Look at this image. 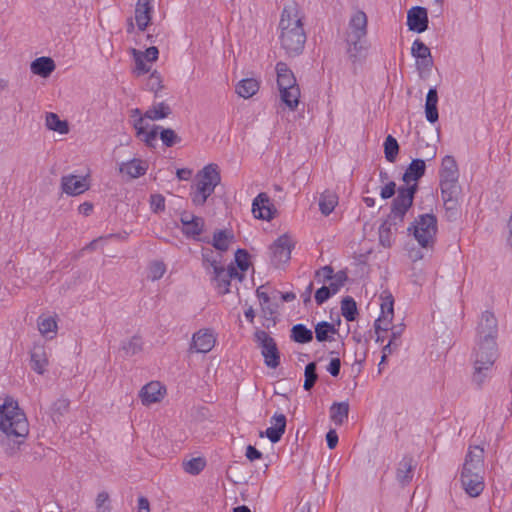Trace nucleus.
<instances>
[{
  "label": "nucleus",
  "instance_id": "50",
  "mask_svg": "<svg viewBox=\"0 0 512 512\" xmlns=\"http://www.w3.org/2000/svg\"><path fill=\"white\" fill-rule=\"evenodd\" d=\"M417 153L423 157L422 160H425V162L430 161L435 158L437 147L421 139L418 141Z\"/></svg>",
  "mask_w": 512,
  "mask_h": 512
},
{
  "label": "nucleus",
  "instance_id": "6",
  "mask_svg": "<svg viewBox=\"0 0 512 512\" xmlns=\"http://www.w3.org/2000/svg\"><path fill=\"white\" fill-rule=\"evenodd\" d=\"M254 337L261 347L265 365L272 369L277 368L280 365V352L276 341L263 330H257Z\"/></svg>",
  "mask_w": 512,
  "mask_h": 512
},
{
  "label": "nucleus",
  "instance_id": "59",
  "mask_svg": "<svg viewBox=\"0 0 512 512\" xmlns=\"http://www.w3.org/2000/svg\"><path fill=\"white\" fill-rule=\"evenodd\" d=\"M38 328L42 335L53 332L57 328V323L52 317L39 319Z\"/></svg>",
  "mask_w": 512,
  "mask_h": 512
},
{
  "label": "nucleus",
  "instance_id": "29",
  "mask_svg": "<svg viewBox=\"0 0 512 512\" xmlns=\"http://www.w3.org/2000/svg\"><path fill=\"white\" fill-rule=\"evenodd\" d=\"M438 93L436 87H431L426 95L425 116L428 122L435 123L439 119L437 108Z\"/></svg>",
  "mask_w": 512,
  "mask_h": 512
},
{
  "label": "nucleus",
  "instance_id": "20",
  "mask_svg": "<svg viewBox=\"0 0 512 512\" xmlns=\"http://www.w3.org/2000/svg\"><path fill=\"white\" fill-rule=\"evenodd\" d=\"M277 74V86L278 89H291L299 87L296 81V77L288 65L284 62H278L276 64Z\"/></svg>",
  "mask_w": 512,
  "mask_h": 512
},
{
  "label": "nucleus",
  "instance_id": "15",
  "mask_svg": "<svg viewBox=\"0 0 512 512\" xmlns=\"http://www.w3.org/2000/svg\"><path fill=\"white\" fill-rule=\"evenodd\" d=\"M271 423L273 424L271 427H268L265 431H261L259 436L261 438L267 437L271 443H278L283 434L286 431L287 419L284 414H274L271 418Z\"/></svg>",
  "mask_w": 512,
  "mask_h": 512
},
{
  "label": "nucleus",
  "instance_id": "19",
  "mask_svg": "<svg viewBox=\"0 0 512 512\" xmlns=\"http://www.w3.org/2000/svg\"><path fill=\"white\" fill-rule=\"evenodd\" d=\"M484 449L480 446H471L466 454L462 470L483 473Z\"/></svg>",
  "mask_w": 512,
  "mask_h": 512
},
{
  "label": "nucleus",
  "instance_id": "23",
  "mask_svg": "<svg viewBox=\"0 0 512 512\" xmlns=\"http://www.w3.org/2000/svg\"><path fill=\"white\" fill-rule=\"evenodd\" d=\"M148 169V164L146 161L133 158L127 162H123L119 171L123 175H127L129 179L138 178L146 173Z\"/></svg>",
  "mask_w": 512,
  "mask_h": 512
},
{
  "label": "nucleus",
  "instance_id": "41",
  "mask_svg": "<svg viewBox=\"0 0 512 512\" xmlns=\"http://www.w3.org/2000/svg\"><path fill=\"white\" fill-rule=\"evenodd\" d=\"M338 194H320L319 210L324 216L330 215L338 205Z\"/></svg>",
  "mask_w": 512,
  "mask_h": 512
},
{
  "label": "nucleus",
  "instance_id": "18",
  "mask_svg": "<svg viewBox=\"0 0 512 512\" xmlns=\"http://www.w3.org/2000/svg\"><path fill=\"white\" fill-rule=\"evenodd\" d=\"M165 391V387L160 382L151 381L142 387L139 396L144 405H150L161 401Z\"/></svg>",
  "mask_w": 512,
  "mask_h": 512
},
{
  "label": "nucleus",
  "instance_id": "58",
  "mask_svg": "<svg viewBox=\"0 0 512 512\" xmlns=\"http://www.w3.org/2000/svg\"><path fill=\"white\" fill-rule=\"evenodd\" d=\"M430 53H431L430 49L421 40L416 39L413 42L412 47H411V54L416 59L423 57L425 55H428Z\"/></svg>",
  "mask_w": 512,
  "mask_h": 512
},
{
  "label": "nucleus",
  "instance_id": "56",
  "mask_svg": "<svg viewBox=\"0 0 512 512\" xmlns=\"http://www.w3.org/2000/svg\"><path fill=\"white\" fill-rule=\"evenodd\" d=\"M433 66V58L431 53L416 59V67L420 75L423 73H429Z\"/></svg>",
  "mask_w": 512,
  "mask_h": 512
},
{
  "label": "nucleus",
  "instance_id": "51",
  "mask_svg": "<svg viewBox=\"0 0 512 512\" xmlns=\"http://www.w3.org/2000/svg\"><path fill=\"white\" fill-rule=\"evenodd\" d=\"M184 470L191 475H198L206 466V461L202 457H196L183 463Z\"/></svg>",
  "mask_w": 512,
  "mask_h": 512
},
{
  "label": "nucleus",
  "instance_id": "40",
  "mask_svg": "<svg viewBox=\"0 0 512 512\" xmlns=\"http://www.w3.org/2000/svg\"><path fill=\"white\" fill-rule=\"evenodd\" d=\"M172 113V110L168 104L165 102H160L156 105H153L149 108L145 113L144 117L150 120H160L167 118Z\"/></svg>",
  "mask_w": 512,
  "mask_h": 512
},
{
  "label": "nucleus",
  "instance_id": "60",
  "mask_svg": "<svg viewBox=\"0 0 512 512\" xmlns=\"http://www.w3.org/2000/svg\"><path fill=\"white\" fill-rule=\"evenodd\" d=\"M150 205L154 213H160L165 210V198L163 194H150Z\"/></svg>",
  "mask_w": 512,
  "mask_h": 512
},
{
  "label": "nucleus",
  "instance_id": "11",
  "mask_svg": "<svg viewBox=\"0 0 512 512\" xmlns=\"http://www.w3.org/2000/svg\"><path fill=\"white\" fill-rule=\"evenodd\" d=\"M461 483L463 489L470 497H478L484 490L482 472L462 470Z\"/></svg>",
  "mask_w": 512,
  "mask_h": 512
},
{
  "label": "nucleus",
  "instance_id": "64",
  "mask_svg": "<svg viewBox=\"0 0 512 512\" xmlns=\"http://www.w3.org/2000/svg\"><path fill=\"white\" fill-rule=\"evenodd\" d=\"M314 298L317 305H322L329 298H331V293L329 292L327 286L323 285L322 287L316 290Z\"/></svg>",
  "mask_w": 512,
  "mask_h": 512
},
{
  "label": "nucleus",
  "instance_id": "33",
  "mask_svg": "<svg viewBox=\"0 0 512 512\" xmlns=\"http://www.w3.org/2000/svg\"><path fill=\"white\" fill-rule=\"evenodd\" d=\"M338 333L335 324L321 321L315 325V337L318 342L332 341L334 334Z\"/></svg>",
  "mask_w": 512,
  "mask_h": 512
},
{
  "label": "nucleus",
  "instance_id": "16",
  "mask_svg": "<svg viewBox=\"0 0 512 512\" xmlns=\"http://www.w3.org/2000/svg\"><path fill=\"white\" fill-rule=\"evenodd\" d=\"M152 0H137L135 6V21L139 31H145L150 25L154 7Z\"/></svg>",
  "mask_w": 512,
  "mask_h": 512
},
{
  "label": "nucleus",
  "instance_id": "13",
  "mask_svg": "<svg viewBox=\"0 0 512 512\" xmlns=\"http://www.w3.org/2000/svg\"><path fill=\"white\" fill-rule=\"evenodd\" d=\"M427 9L421 6L412 7L407 13V26L410 31L422 33L428 28Z\"/></svg>",
  "mask_w": 512,
  "mask_h": 512
},
{
  "label": "nucleus",
  "instance_id": "28",
  "mask_svg": "<svg viewBox=\"0 0 512 512\" xmlns=\"http://www.w3.org/2000/svg\"><path fill=\"white\" fill-rule=\"evenodd\" d=\"M31 368L38 374H44L48 358L44 346L35 345L30 353Z\"/></svg>",
  "mask_w": 512,
  "mask_h": 512
},
{
  "label": "nucleus",
  "instance_id": "10",
  "mask_svg": "<svg viewBox=\"0 0 512 512\" xmlns=\"http://www.w3.org/2000/svg\"><path fill=\"white\" fill-rule=\"evenodd\" d=\"M381 298V314L374 322V329L389 331L394 316V298L388 291H384Z\"/></svg>",
  "mask_w": 512,
  "mask_h": 512
},
{
  "label": "nucleus",
  "instance_id": "30",
  "mask_svg": "<svg viewBox=\"0 0 512 512\" xmlns=\"http://www.w3.org/2000/svg\"><path fill=\"white\" fill-rule=\"evenodd\" d=\"M260 88V83L254 78H245L240 80L235 88L236 93L244 98L248 99L254 96Z\"/></svg>",
  "mask_w": 512,
  "mask_h": 512
},
{
  "label": "nucleus",
  "instance_id": "22",
  "mask_svg": "<svg viewBox=\"0 0 512 512\" xmlns=\"http://www.w3.org/2000/svg\"><path fill=\"white\" fill-rule=\"evenodd\" d=\"M425 171V160L420 158L413 159L406 168L402 181L408 185L409 183L418 184V180L425 174Z\"/></svg>",
  "mask_w": 512,
  "mask_h": 512
},
{
  "label": "nucleus",
  "instance_id": "17",
  "mask_svg": "<svg viewBox=\"0 0 512 512\" xmlns=\"http://www.w3.org/2000/svg\"><path fill=\"white\" fill-rule=\"evenodd\" d=\"M347 50L349 60L356 63L365 57L367 51V40L363 36H347L346 38Z\"/></svg>",
  "mask_w": 512,
  "mask_h": 512
},
{
  "label": "nucleus",
  "instance_id": "61",
  "mask_svg": "<svg viewBox=\"0 0 512 512\" xmlns=\"http://www.w3.org/2000/svg\"><path fill=\"white\" fill-rule=\"evenodd\" d=\"M135 56L136 71L138 75L146 74L150 71V67L144 62L142 52L133 49Z\"/></svg>",
  "mask_w": 512,
  "mask_h": 512
},
{
  "label": "nucleus",
  "instance_id": "54",
  "mask_svg": "<svg viewBox=\"0 0 512 512\" xmlns=\"http://www.w3.org/2000/svg\"><path fill=\"white\" fill-rule=\"evenodd\" d=\"M147 87L150 91L155 93V97L158 96V91L164 87L162 84V77L158 71L155 70L150 74Z\"/></svg>",
  "mask_w": 512,
  "mask_h": 512
},
{
  "label": "nucleus",
  "instance_id": "9",
  "mask_svg": "<svg viewBox=\"0 0 512 512\" xmlns=\"http://www.w3.org/2000/svg\"><path fill=\"white\" fill-rule=\"evenodd\" d=\"M278 210L269 194H257L252 202V214L256 219L270 221Z\"/></svg>",
  "mask_w": 512,
  "mask_h": 512
},
{
  "label": "nucleus",
  "instance_id": "47",
  "mask_svg": "<svg viewBox=\"0 0 512 512\" xmlns=\"http://www.w3.org/2000/svg\"><path fill=\"white\" fill-rule=\"evenodd\" d=\"M304 376H305V380H304L303 388L306 391H310L314 387L315 383L318 380L316 362H309L305 366Z\"/></svg>",
  "mask_w": 512,
  "mask_h": 512
},
{
  "label": "nucleus",
  "instance_id": "14",
  "mask_svg": "<svg viewBox=\"0 0 512 512\" xmlns=\"http://www.w3.org/2000/svg\"><path fill=\"white\" fill-rule=\"evenodd\" d=\"M90 189V176L69 174L61 178V192H87Z\"/></svg>",
  "mask_w": 512,
  "mask_h": 512
},
{
  "label": "nucleus",
  "instance_id": "3",
  "mask_svg": "<svg viewBox=\"0 0 512 512\" xmlns=\"http://www.w3.org/2000/svg\"><path fill=\"white\" fill-rule=\"evenodd\" d=\"M497 358V344L496 340H493V354L490 355V349L484 344V340H478L477 347L474 351V372L472 381L478 387L487 379L489 372L491 371L493 364Z\"/></svg>",
  "mask_w": 512,
  "mask_h": 512
},
{
  "label": "nucleus",
  "instance_id": "25",
  "mask_svg": "<svg viewBox=\"0 0 512 512\" xmlns=\"http://www.w3.org/2000/svg\"><path fill=\"white\" fill-rule=\"evenodd\" d=\"M367 15L364 11L358 10L356 11L350 21H349V29L350 32L347 36H367Z\"/></svg>",
  "mask_w": 512,
  "mask_h": 512
},
{
  "label": "nucleus",
  "instance_id": "39",
  "mask_svg": "<svg viewBox=\"0 0 512 512\" xmlns=\"http://www.w3.org/2000/svg\"><path fill=\"white\" fill-rule=\"evenodd\" d=\"M459 172H440L441 192H456Z\"/></svg>",
  "mask_w": 512,
  "mask_h": 512
},
{
  "label": "nucleus",
  "instance_id": "32",
  "mask_svg": "<svg viewBox=\"0 0 512 512\" xmlns=\"http://www.w3.org/2000/svg\"><path fill=\"white\" fill-rule=\"evenodd\" d=\"M290 339L298 344H307L313 340V332L304 324H295L290 330Z\"/></svg>",
  "mask_w": 512,
  "mask_h": 512
},
{
  "label": "nucleus",
  "instance_id": "2",
  "mask_svg": "<svg viewBox=\"0 0 512 512\" xmlns=\"http://www.w3.org/2000/svg\"><path fill=\"white\" fill-rule=\"evenodd\" d=\"M303 19L304 16L295 1L283 7L279 21V40L288 57H296L303 53L307 40Z\"/></svg>",
  "mask_w": 512,
  "mask_h": 512
},
{
  "label": "nucleus",
  "instance_id": "46",
  "mask_svg": "<svg viewBox=\"0 0 512 512\" xmlns=\"http://www.w3.org/2000/svg\"><path fill=\"white\" fill-rule=\"evenodd\" d=\"M159 138L161 139L165 147H173L176 144L181 143V137L171 128H165L161 126L159 129Z\"/></svg>",
  "mask_w": 512,
  "mask_h": 512
},
{
  "label": "nucleus",
  "instance_id": "34",
  "mask_svg": "<svg viewBox=\"0 0 512 512\" xmlns=\"http://www.w3.org/2000/svg\"><path fill=\"white\" fill-rule=\"evenodd\" d=\"M349 415L348 402H335L330 407V418L336 425H342Z\"/></svg>",
  "mask_w": 512,
  "mask_h": 512
},
{
  "label": "nucleus",
  "instance_id": "55",
  "mask_svg": "<svg viewBox=\"0 0 512 512\" xmlns=\"http://www.w3.org/2000/svg\"><path fill=\"white\" fill-rule=\"evenodd\" d=\"M458 194H442V199L447 212H450L451 216L457 214L458 211Z\"/></svg>",
  "mask_w": 512,
  "mask_h": 512
},
{
  "label": "nucleus",
  "instance_id": "36",
  "mask_svg": "<svg viewBox=\"0 0 512 512\" xmlns=\"http://www.w3.org/2000/svg\"><path fill=\"white\" fill-rule=\"evenodd\" d=\"M226 270L223 266L215 268L211 280L215 282L219 294L225 295L230 292L231 280L225 277Z\"/></svg>",
  "mask_w": 512,
  "mask_h": 512
},
{
  "label": "nucleus",
  "instance_id": "27",
  "mask_svg": "<svg viewBox=\"0 0 512 512\" xmlns=\"http://www.w3.org/2000/svg\"><path fill=\"white\" fill-rule=\"evenodd\" d=\"M55 68L54 60L45 56L36 58L30 65L31 72L43 78L49 77Z\"/></svg>",
  "mask_w": 512,
  "mask_h": 512
},
{
  "label": "nucleus",
  "instance_id": "38",
  "mask_svg": "<svg viewBox=\"0 0 512 512\" xmlns=\"http://www.w3.org/2000/svg\"><path fill=\"white\" fill-rule=\"evenodd\" d=\"M281 101L292 111L296 110L299 104L300 88L279 89Z\"/></svg>",
  "mask_w": 512,
  "mask_h": 512
},
{
  "label": "nucleus",
  "instance_id": "4",
  "mask_svg": "<svg viewBox=\"0 0 512 512\" xmlns=\"http://www.w3.org/2000/svg\"><path fill=\"white\" fill-rule=\"evenodd\" d=\"M408 230L412 231L413 236L421 247H432L438 231L437 217L430 213L419 215Z\"/></svg>",
  "mask_w": 512,
  "mask_h": 512
},
{
  "label": "nucleus",
  "instance_id": "1",
  "mask_svg": "<svg viewBox=\"0 0 512 512\" xmlns=\"http://www.w3.org/2000/svg\"><path fill=\"white\" fill-rule=\"evenodd\" d=\"M0 430L2 431L0 445L10 456L16 453L23 443V440H12L11 436L24 439L29 433V423L25 413L20 409L18 402L9 396L0 406Z\"/></svg>",
  "mask_w": 512,
  "mask_h": 512
},
{
  "label": "nucleus",
  "instance_id": "5",
  "mask_svg": "<svg viewBox=\"0 0 512 512\" xmlns=\"http://www.w3.org/2000/svg\"><path fill=\"white\" fill-rule=\"evenodd\" d=\"M220 181L219 166L215 163H210L196 174L192 188L195 187V192H213Z\"/></svg>",
  "mask_w": 512,
  "mask_h": 512
},
{
  "label": "nucleus",
  "instance_id": "8",
  "mask_svg": "<svg viewBox=\"0 0 512 512\" xmlns=\"http://www.w3.org/2000/svg\"><path fill=\"white\" fill-rule=\"evenodd\" d=\"M478 340H484V344L490 349V355L493 354V340H496L498 333L497 319L490 311H485L481 315L477 327Z\"/></svg>",
  "mask_w": 512,
  "mask_h": 512
},
{
  "label": "nucleus",
  "instance_id": "45",
  "mask_svg": "<svg viewBox=\"0 0 512 512\" xmlns=\"http://www.w3.org/2000/svg\"><path fill=\"white\" fill-rule=\"evenodd\" d=\"M392 226L394 223L387 218L379 227V242L383 247H390L393 241Z\"/></svg>",
  "mask_w": 512,
  "mask_h": 512
},
{
  "label": "nucleus",
  "instance_id": "44",
  "mask_svg": "<svg viewBox=\"0 0 512 512\" xmlns=\"http://www.w3.org/2000/svg\"><path fill=\"white\" fill-rule=\"evenodd\" d=\"M46 127L49 130L59 132L60 134H67L69 132L67 121L61 120L60 117L53 112H49L46 115Z\"/></svg>",
  "mask_w": 512,
  "mask_h": 512
},
{
  "label": "nucleus",
  "instance_id": "12",
  "mask_svg": "<svg viewBox=\"0 0 512 512\" xmlns=\"http://www.w3.org/2000/svg\"><path fill=\"white\" fill-rule=\"evenodd\" d=\"M414 195L415 194H398V196L393 199L388 218L393 221L394 226H396L398 222H403L406 212L413 204Z\"/></svg>",
  "mask_w": 512,
  "mask_h": 512
},
{
  "label": "nucleus",
  "instance_id": "49",
  "mask_svg": "<svg viewBox=\"0 0 512 512\" xmlns=\"http://www.w3.org/2000/svg\"><path fill=\"white\" fill-rule=\"evenodd\" d=\"M201 256H202V262L203 266L208 270L209 268H212L213 271L215 268L221 267L222 265L219 264V259L215 255V252L210 248H202L201 250Z\"/></svg>",
  "mask_w": 512,
  "mask_h": 512
},
{
  "label": "nucleus",
  "instance_id": "35",
  "mask_svg": "<svg viewBox=\"0 0 512 512\" xmlns=\"http://www.w3.org/2000/svg\"><path fill=\"white\" fill-rule=\"evenodd\" d=\"M143 342L140 336H132L131 338L122 341L120 351L124 357H132L142 351Z\"/></svg>",
  "mask_w": 512,
  "mask_h": 512
},
{
  "label": "nucleus",
  "instance_id": "7",
  "mask_svg": "<svg viewBox=\"0 0 512 512\" xmlns=\"http://www.w3.org/2000/svg\"><path fill=\"white\" fill-rule=\"evenodd\" d=\"M295 244L288 234L279 236L270 246L271 264L275 268L286 264L291 258V252Z\"/></svg>",
  "mask_w": 512,
  "mask_h": 512
},
{
  "label": "nucleus",
  "instance_id": "53",
  "mask_svg": "<svg viewBox=\"0 0 512 512\" xmlns=\"http://www.w3.org/2000/svg\"><path fill=\"white\" fill-rule=\"evenodd\" d=\"M250 255L246 249L238 248L235 252V263L241 272H246L249 269Z\"/></svg>",
  "mask_w": 512,
  "mask_h": 512
},
{
  "label": "nucleus",
  "instance_id": "52",
  "mask_svg": "<svg viewBox=\"0 0 512 512\" xmlns=\"http://www.w3.org/2000/svg\"><path fill=\"white\" fill-rule=\"evenodd\" d=\"M160 125H153L149 131L145 128L141 137H138L149 148H155L156 139L159 136Z\"/></svg>",
  "mask_w": 512,
  "mask_h": 512
},
{
  "label": "nucleus",
  "instance_id": "48",
  "mask_svg": "<svg viewBox=\"0 0 512 512\" xmlns=\"http://www.w3.org/2000/svg\"><path fill=\"white\" fill-rule=\"evenodd\" d=\"M70 401L67 398H59L52 405V419L60 421L61 417L69 411Z\"/></svg>",
  "mask_w": 512,
  "mask_h": 512
},
{
  "label": "nucleus",
  "instance_id": "57",
  "mask_svg": "<svg viewBox=\"0 0 512 512\" xmlns=\"http://www.w3.org/2000/svg\"><path fill=\"white\" fill-rule=\"evenodd\" d=\"M166 266L161 261H154L149 267V277L152 280H159L165 273Z\"/></svg>",
  "mask_w": 512,
  "mask_h": 512
},
{
  "label": "nucleus",
  "instance_id": "63",
  "mask_svg": "<svg viewBox=\"0 0 512 512\" xmlns=\"http://www.w3.org/2000/svg\"><path fill=\"white\" fill-rule=\"evenodd\" d=\"M108 501H109V494L105 491L100 492L96 498L97 512H109L110 507L108 505L105 506V503H107Z\"/></svg>",
  "mask_w": 512,
  "mask_h": 512
},
{
  "label": "nucleus",
  "instance_id": "21",
  "mask_svg": "<svg viewBox=\"0 0 512 512\" xmlns=\"http://www.w3.org/2000/svg\"><path fill=\"white\" fill-rule=\"evenodd\" d=\"M204 219L202 217L197 216L196 218H191L189 221H184V226L182 227V233L187 238H191L197 241H202L204 243H210V239L208 237L201 238L200 235L204 230Z\"/></svg>",
  "mask_w": 512,
  "mask_h": 512
},
{
  "label": "nucleus",
  "instance_id": "37",
  "mask_svg": "<svg viewBox=\"0 0 512 512\" xmlns=\"http://www.w3.org/2000/svg\"><path fill=\"white\" fill-rule=\"evenodd\" d=\"M391 335L388 343L383 347L384 354H392L400 345V337L404 331V325H390Z\"/></svg>",
  "mask_w": 512,
  "mask_h": 512
},
{
  "label": "nucleus",
  "instance_id": "43",
  "mask_svg": "<svg viewBox=\"0 0 512 512\" xmlns=\"http://www.w3.org/2000/svg\"><path fill=\"white\" fill-rule=\"evenodd\" d=\"M383 148L385 159L390 163H394L400 150L397 139L392 135H388L383 143Z\"/></svg>",
  "mask_w": 512,
  "mask_h": 512
},
{
  "label": "nucleus",
  "instance_id": "26",
  "mask_svg": "<svg viewBox=\"0 0 512 512\" xmlns=\"http://www.w3.org/2000/svg\"><path fill=\"white\" fill-rule=\"evenodd\" d=\"M414 468V460L410 456H404L399 462L396 471V478L402 486H406L410 483L413 478Z\"/></svg>",
  "mask_w": 512,
  "mask_h": 512
},
{
  "label": "nucleus",
  "instance_id": "62",
  "mask_svg": "<svg viewBox=\"0 0 512 512\" xmlns=\"http://www.w3.org/2000/svg\"><path fill=\"white\" fill-rule=\"evenodd\" d=\"M440 172H459L453 156L447 155L443 158Z\"/></svg>",
  "mask_w": 512,
  "mask_h": 512
},
{
  "label": "nucleus",
  "instance_id": "24",
  "mask_svg": "<svg viewBox=\"0 0 512 512\" xmlns=\"http://www.w3.org/2000/svg\"><path fill=\"white\" fill-rule=\"evenodd\" d=\"M215 341L211 332L198 331L193 335L191 347L198 353H208L214 347Z\"/></svg>",
  "mask_w": 512,
  "mask_h": 512
},
{
  "label": "nucleus",
  "instance_id": "42",
  "mask_svg": "<svg viewBox=\"0 0 512 512\" xmlns=\"http://www.w3.org/2000/svg\"><path fill=\"white\" fill-rule=\"evenodd\" d=\"M341 314L348 321L356 320L358 315L357 303L351 296H346L341 301Z\"/></svg>",
  "mask_w": 512,
  "mask_h": 512
},
{
  "label": "nucleus",
  "instance_id": "31",
  "mask_svg": "<svg viewBox=\"0 0 512 512\" xmlns=\"http://www.w3.org/2000/svg\"><path fill=\"white\" fill-rule=\"evenodd\" d=\"M233 240V233L227 229L216 230L213 233V239L209 244H212V246L220 252H226L229 249V243Z\"/></svg>",
  "mask_w": 512,
  "mask_h": 512
}]
</instances>
